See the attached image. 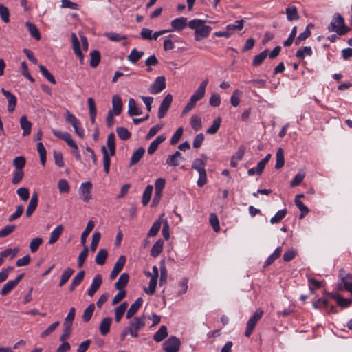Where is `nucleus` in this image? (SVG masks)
Masks as SVG:
<instances>
[{
	"label": "nucleus",
	"instance_id": "f257e3e1",
	"mask_svg": "<svg viewBox=\"0 0 352 352\" xmlns=\"http://www.w3.org/2000/svg\"><path fill=\"white\" fill-rule=\"evenodd\" d=\"M205 23L204 20L199 19H195L188 22V27L195 30V40L197 41L207 38L212 30V28L206 25Z\"/></svg>",
	"mask_w": 352,
	"mask_h": 352
},
{
	"label": "nucleus",
	"instance_id": "f03ea898",
	"mask_svg": "<svg viewBox=\"0 0 352 352\" xmlns=\"http://www.w3.org/2000/svg\"><path fill=\"white\" fill-rule=\"evenodd\" d=\"M327 28L329 32H336L340 36L344 35L351 30V28L345 25L344 19L340 13L334 14Z\"/></svg>",
	"mask_w": 352,
	"mask_h": 352
},
{
	"label": "nucleus",
	"instance_id": "7ed1b4c3",
	"mask_svg": "<svg viewBox=\"0 0 352 352\" xmlns=\"http://www.w3.org/2000/svg\"><path fill=\"white\" fill-rule=\"evenodd\" d=\"M146 325L145 317L136 316L132 318L129 323L128 330L133 338L138 337V331L142 329Z\"/></svg>",
	"mask_w": 352,
	"mask_h": 352
},
{
	"label": "nucleus",
	"instance_id": "20e7f679",
	"mask_svg": "<svg viewBox=\"0 0 352 352\" xmlns=\"http://www.w3.org/2000/svg\"><path fill=\"white\" fill-rule=\"evenodd\" d=\"M263 311L261 309H256L247 322V327L245 332L246 337H250L252 333L257 322L262 318Z\"/></svg>",
	"mask_w": 352,
	"mask_h": 352
},
{
	"label": "nucleus",
	"instance_id": "39448f33",
	"mask_svg": "<svg viewBox=\"0 0 352 352\" xmlns=\"http://www.w3.org/2000/svg\"><path fill=\"white\" fill-rule=\"evenodd\" d=\"M181 342L175 336H170L163 343V349L166 352H178Z\"/></svg>",
	"mask_w": 352,
	"mask_h": 352
},
{
	"label": "nucleus",
	"instance_id": "423d86ee",
	"mask_svg": "<svg viewBox=\"0 0 352 352\" xmlns=\"http://www.w3.org/2000/svg\"><path fill=\"white\" fill-rule=\"evenodd\" d=\"M92 184L90 182L82 183L79 188V195L80 199L84 202H88L91 199V190Z\"/></svg>",
	"mask_w": 352,
	"mask_h": 352
},
{
	"label": "nucleus",
	"instance_id": "0eeeda50",
	"mask_svg": "<svg viewBox=\"0 0 352 352\" xmlns=\"http://www.w3.org/2000/svg\"><path fill=\"white\" fill-rule=\"evenodd\" d=\"M172 102L173 96L170 94H167L164 97L159 107L157 116L160 119L163 118L166 115V113L168 111Z\"/></svg>",
	"mask_w": 352,
	"mask_h": 352
},
{
	"label": "nucleus",
	"instance_id": "6e6552de",
	"mask_svg": "<svg viewBox=\"0 0 352 352\" xmlns=\"http://www.w3.org/2000/svg\"><path fill=\"white\" fill-rule=\"evenodd\" d=\"M166 87V78L164 76H158L149 87V92L152 94H157L164 90Z\"/></svg>",
	"mask_w": 352,
	"mask_h": 352
},
{
	"label": "nucleus",
	"instance_id": "1a4fd4ad",
	"mask_svg": "<svg viewBox=\"0 0 352 352\" xmlns=\"http://www.w3.org/2000/svg\"><path fill=\"white\" fill-rule=\"evenodd\" d=\"M52 132L56 138L64 140L69 147L76 148V143L68 132H63L57 129H52Z\"/></svg>",
	"mask_w": 352,
	"mask_h": 352
},
{
	"label": "nucleus",
	"instance_id": "9d476101",
	"mask_svg": "<svg viewBox=\"0 0 352 352\" xmlns=\"http://www.w3.org/2000/svg\"><path fill=\"white\" fill-rule=\"evenodd\" d=\"M188 19L186 17L181 16L179 18H176L173 19L170 22V25L172 27V29L170 30L172 31H176V32H182L183 30H184L187 26H188Z\"/></svg>",
	"mask_w": 352,
	"mask_h": 352
},
{
	"label": "nucleus",
	"instance_id": "9b49d317",
	"mask_svg": "<svg viewBox=\"0 0 352 352\" xmlns=\"http://www.w3.org/2000/svg\"><path fill=\"white\" fill-rule=\"evenodd\" d=\"M24 274H21L14 280H8L1 289L2 295H6L10 292L19 284Z\"/></svg>",
	"mask_w": 352,
	"mask_h": 352
},
{
	"label": "nucleus",
	"instance_id": "f8f14e48",
	"mask_svg": "<svg viewBox=\"0 0 352 352\" xmlns=\"http://www.w3.org/2000/svg\"><path fill=\"white\" fill-rule=\"evenodd\" d=\"M1 93L5 96L8 100V111L12 113L15 109L16 104V97L10 91L6 90L4 88L1 89Z\"/></svg>",
	"mask_w": 352,
	"mask_h": 352
},
{
	"label": "nucleus",
	"instance_id": "ddd939ff",
	"mask_svg": "<svg viewBox=\"0 0 352 352\" xmlns=\"http://www.w3.org/2000/svg\"><path fill=\"white\" fill-rule=\"evenodd\" d=\"M102 283V276L100 274H96L92 280L90 288L87 291V294L91 297L93 296L100 288Z\"/></svg>",
	"mask_w": 352,
	"mask_h": 352
},
{
	"label": "nucleus",
	"instance_id": "4468645a",
	"mask_svg": "<svg viewBox=\"0 0 352 352\" xmlns=\"http://www.w3.org/2000/svg\"><path fill=\"white\" fill-rule=\"evenodd\" d=\"M38 196L36 192H34L30 199L28 208L26 209L25 215L27 217H30L34 213L38 206Z\"/></svg>",
	"mask_w": 352,
	"mask_h": 352
},
{
	"label": "nucleus",
	"instance_id": "2eb2a0df",
	"mask_svg": "<svg viewBox=\"0 0 352 352\" xmlns=\"http://www.w3.org/2000/svg\"><path fill=\"white\" fill-rule=\"evenodd\" d=\"M72 47L75 54L79 58L80 63H83V54L80 50V42L75 33L72 34Z\"/></svg>",
	"mask_w": 352,
	"mask_h": 352
},
{
	"label": "nucleus",
	"instance_id": "dca6fc26",
	"mask_svg": "<svg viewBox=\"0 0 352 352\" xmlns=\"http://www.w3.org/2000/svg\"><path fill=\"white\" fill-rule=\"evenodd\" d=\"M142 303L143 300L142 298L140 297L137 298L126 311V318L127 319L131 318L137 313L140 307L142 305Z\"/></svg>",
	"mask_w": 352,
	"mask_h": 352
},
{
	"label": "nucleus",
	"instance_id": "f3484780",
	"mask_svg": "<svg viewBox=\"0 0 352 352\" xmlns=\"http://www.w3.org/2000/svg\"><path fill=\"white\" fill-rule=\"evenodd\" d=\"M112 106L113 108L111 111L114 113L115 116H119L122 110V102L120 96L115 95L112 98Z\"/></svg>",
	"mask_w": 352,
	"mask_h": 352
},
{
	"label": "nucleus",
	"instance_id": "a211bd4d",
	"mask_svg": "<svg viewBox=\"0 0 352 352\" xmlns=\"http://www.w3.org/2000/svg\"><path fill=\"white\" fill-rule=\"evenodd\" d=\"M19 122L21 128L23 129V135L27 136L30 135L32 129V123L28 120V118L25 115L20 118Z\"/></svg>",
	"mask_w": 352,
	"mask_h": 352
},
{
	"label": "nucleus",
	"instance_id": "6ab92c4d",
	"mask_svg": "<svg viewBox=\"0 0 352 352\" xmlns=\"http://www.w3.org/2000/svg\"><path fill=\"white\" fill-rule=\"evenodd\" d=\"M166 137L164 135L157 136L149 145L148 153L153 155L157 149L159 145L165 141Z\"/></svg>",
	"mask_w": 352,
	"mask_h": 352
},
{
	"label": "nucleus",
	"instance_id": "aec40b11",
	"mask_svg": "<svg viewBox=\"0 0 352 352\" xmlns=\"http://www.w3.org/2000/svg\"><path fill=\"white\" fill-rule=\"evenodd\" d=\"M101 151H102V155H103L104 171L107 175V174H109V170H110V165H111L110 157H111V155H110V153H109L107 148L104 146H102Z\"/></svg>",
	"mask_w": 352,
	"mask_h": 352
},
{
	"label": "nucleus",
	"instance_id": "412c9836",
	"mask_svg": "<svg viewBox=\"0 0 352 352\" xmlns=\"http://www.w3.org/2000/svg\"><path fill=\"white\" fill-rule=\"evenodd\" d=\"M206 161L207 157L205 155H202V158H197L193 161L192 168L195 169L198 173L205 171Z\"/></svg>",
	"mask_w": 352,
	"mask_h": 352
},
{
	"label": "nucleus",
	"instance_id": "4be33fe9",
	"mask_svg": "<svg viewBox=\"0 0 352 352\" xmlns=\"http://www.w3.org/2000/svg\"><path fill=\"white\" fill-rule=\"evenodd\" d=\"M208 83V79L204 80L200 83V85H199V87L197 88V89L192 94L194 96H195V98L199 101L201 100L202 98H204V97L205 96L206 88L207 87Z\"/></svg>",
	"mask_w": 352,
	"mask_h": 352
},
{
	"label": "nucleus",
	"instance_id": "5701e85b",
	"mask_svg": "<svg viewBox=\"0 0 352 352\" xmlns=\"http://www.w3.org/2000/svg\"><path fill=\"white\" fill-rule=\"evenodd\" d=\"M128 114L130 116H139L142 114V111L137 107L136 102L133 98H130L128 103Z\"/></svg>",
	"mask_w": 352,
	"mask_h": 352
},
{
	"label": "nucleus",
	"instance_id": "b1692460",
	"mask_svg": "<svg viewBox=\"0 0 352 352\" xmlns=\"http://www.w3.org/2000/svg\"><path fill=\"white\" fill-rule=\"evenodd\" d=\"M64 228L62 225H59L51 232L50 240L48 241L49 244L52 245L56 243L60 236H61L63 232Z\"/></svg>",
	"mask_w": 352,
	"mask_h": 352
},
{
	"label": "nucleus",
	"instance_id": "393cba45",
	"mask_svg": "<svg viewBox=\"0 0 352 352\" xmlns=\"http://www.w3.org/2000/svg\"><path fill=\"white\" fill-rule=\"evenodd\" d=\"M112 319L109 317L104 318L100 322L99 329L102 336L107 335L110 330Z\"/></svg>",
	"mask_w": 352,
	"mask_h": 352
},
{
	"label": "nucleus",
	"instance_id": "a878e982",
	"mask_svg": "<svg viewBox=\"0 0 352 352\" xmlns=\"http://www.w3.org/2000/svg\"><path fill=\"white\" fill-rule=\"evenodd\" d=\"M129 280V276L126 273H123L119 277L118 281L115 283V287L118 290H124Z\"/></svg>",
	"mask_w": 352,
	"mask_h": 352
},
{
	"label": "nucleus",
	"instance_id": "bb28decb",
	"mask_svg": "<svg viewBox=\"0 0 352 352\" xmlns=\"http://www.w3.org/2000/svg\"><path fill=\"white\" fill-rule=\"evenodd\" d=\"M282 253V248L280 246L277 247L274 252L267 257L264 263V267H267L272 264L275 260L278 258Z\"/></svg>",
	"mask_w": 352,
	"mask_h": 352
},
{
	"label": "nucleus",
	"instance_id": "cd10ccee",
	"mask_svg": "<svg viewBox=\"0 0 352 352\" xmlns=\"http://www.w3.org/2000/svg\"><path fill=\"white\" fill-rule=\"evenodd\" d=\"M143 51H138L137 49L133 48L127 56V59L133 64H135L144 55Z\"/></svg>",
	"mask_w": 352,
	"mask_h": 352
},
{
	"label": "nucleus",
	"instance_id": "c85d7f7f",
	"mask_svg": "<svg viewBox=\"0 0 352 352\" xmlns=\"http://www.w3.org/2000/svg\"><path fill=\"white\" fill-rule=\"evenodd\" d=\"M179 159H183L181 153L175 151L173 155L167 157L166 162L170 166H177L179 165Z\"/></svg>",
	"mask_w": 352,
	"mask_h": 352
},
{
	"label": "nucleus",
	"instance_id": "c756f323",
	"mask_svg": "<svg viewBox=\"0 0 352 352\" xmlns=\"http://www.w3.org/2000/svg\"><path fill=\"white\" fill-rule=\"evenodd\" d=\"M285 14L289 21L298 20L300 18L297 8L295 6L287 7L285 9Z\"/></svg>",
	"mask_w": 352,
	"mask_h": 352
},
{
	"label": "nucleus",
	"instance_id": "7c9ffc66",
	"mask_svg": "<svg viewBox=\"0 0 352 352\" xmlns=\"http://www.w3.org/2000/svg\"><path fill=\"white\" fill-rule=\"evenodd\" d=\"M128 307V304L126 302H124L121 303L118 307H117L115 309V320L117 322H119L124 314Z\"/></svg>",
	"mask_w": 352,
	"mask_h": 352
},
{
	"label": "nucleus",
	"instance_id": "2f4dec72",
	"mask_svg": "<svg viewBox=\"0 0 352 352\" xmlns=\"http://www.w3.org/2000/svg\"><path fill=\"white\" fill-rule=\"evenodd\" d=\"M145 149L143 147L138 148L132 155L130 160V166L136 164L143 157Z\"/></svg>",
	"mask_w": 352,
	"mask_h": 352
},
{
	"label": "nucleus",
	"instance_id": "473e14b6",
	"mask_svg": "<svg viewBox=\"0 0 352 352\" xmlns=\"http://www.w3.org/2000/svg\"><path fill=\"white\" fill-rule=\"evenodd\" d=\"M164 241L162 239H158L152 246L151 250V255L153 257L158 256L162 252Z\"/></svg>",
	"mask_w": 352,
	"mask_h": 352
},
{
	"label": "nucleus",
	"instance_id": "72a5a7b5",
	"mask_svg": "<svg viewBox=\"0 0 352 352\" xmlns=\"http://www.w3.org/2000/svg\"><path fill=\"white\" fill-rule=\"evenodd\" d=\"M87 103L89 106L90 119L92 124L95 123L96 117L97 114V109L96 107L95 102L93 98H89L87 99Z\"/></svg>",
	"mask_w": 352,
	"mask_h": 352
},
{
	"label": "nucleus",
	"instance_id": "f704fd0d",
	"mask_svg": "<svg viewBox=\"0 0 352 352\" xmlns=\"http://www.w3.org/2000/svg\"><path fill=\"white\" fill-rule=\"evenodd\" d=\"M25 25L28 29L30 35L36 41L41 40V34L37 27L34 23H32L29 21H27L25 23Z\"/></svg>",
	"mask_w": 352,
	"mask_h": 352
},
{
	"label": "nucleus",
	"instance_id": "c9c22d12",
	"mask_svg": "<svg viewBox=\"0 0 352 352\" xmlns=\"http://www.w3.org/2000/svg\"><path fill=\"white\" fill-rule=\"evenodd\" d=\"M168 336L167 327L165 325H162L158 329V331L154 334L153 340L160 342L162 341Z\"/></svg>",
	"mask_w": 352,
	"mask_h": 352
},
{
	"label": "nucleus",
	"instance_id": "e433bc0d",
	"mask_svg": "<svg viewBox=\"0 0 352 352\" xmlns=\"http://www.w3.org/2000/svg\"><path fill=\"white\" fill-rule=\"evenodd\" d=\"M115 135L111 133L107 137V146L109 149V153L110 155L113 156L116 153V142H115Z\"/></svg>",
	"mask_w": 352,
	"mask_h": 352
},
{
	"label": "nucleus",
	"instance_id": "4c0bfd02",
	"mask_svg": "<svg viewBox=\"0 0 352 352\" xmlns=\"http://www.w3.org/2000/svg\"><path fill=\"white\" fill-rule=\"evenodd\" d=\"M108 257V252L106 249H100L97 253L95 261L98 265H103Z\"/></svg>",
	"mask_w": 352,
	"mask_h": 352
},
{
	"label": "nucleus",
	"instance_id": "58836bf2",
	"mask_svg": "<svg viewBox=\"0 0 352 352\" xmlns=\"http://www.w3.org/2000/svg\"><path fill=\"white\" fill-rule=\"evenodd\" d=\"M74 270L72 268H70V267L66 268L63 271V272L60 276V280L59 285H58L59 287H63L69 280V279L70 278L72 275L74 274Z\"/></svg>",
	"mask_w": 352,
	"mask_h": 352
},
{
	"label": "nucleus",
	"instance_id": "ea45409f",
	"mask_svg": "<svg viewBox=\"0 0 352 352\" xmlns=\"http://www.w3.org/2000/svg\"><path fill=\"white\" fill-rule=\"evenodd\" d=\"M94 223L92 221H89L87 224L85 230L81 234L80 243L82 245H85L87 237L89 234V233L94 230Z\"/></svg>",
	"mask_w": 352,
	"mask_h": 352
},
{
	"label": "nucleus",
	"instance_id": "a19ab883",
	"mask_svg": "<svg viewBox=\"0 0 352 352\" xmlns=\"http://www.w3.org/2000/svg\"><path fill=\"white\" fill-rule=\"evenodd\" d=\"M312 54V50L311 47L309 46H305L300 48L296 52V58L299 59H304L305 56H311Z\"/></svg>",
	"mask_w": 352,
	"mask_h": 352
},
{
	"label": "nucleus",
	"instance_id": "79ce46f5",
	"mask_svg": "<svg viewBox=\"0 0 352 352\" xmlns=\"http://www.w3.org/2000/svg\"><path fill=\"white\" fill-rule=\"evenodd\" d=\"M309 27H313V24H309L303 32L300 33L296 38L295 41L296 45H299L300 42L305 41L307 38H309L311 35V31L309 30Z\"/></svg>",
	"mask_w": 352,
	"mask_h": 352
},
{
	"label": "nucleus",
	"instance_id": "37998d69",
	"mask_svg": "<svg viewBox=\"0 0 352 352\" xmlns=\"http://www.w3.org/2000/svg\"><path fill=\"white\" fill-rule=\"evenodd\" d=\"M190 126L195 131H199L202 128L201 119L199 116L194 114L190 118Z\"/></svg>",
	"mask_w": 352,
	"mask_h": 352
},
{
	"label": "nucleus",
	"instance_id": "c03bdc74",
	"mask_svg": "<svg viewBox=\"0 0 352 352\" xmlns=\"http://www.w3.org/2000/svg\"><path fill=\"white\" fill-rule=\"evenodd\" d=\"M91 60L90 66L96 68L100 63V53L98 50H93L90 53Z\"/></svg>",
	"mask_w": 352,
	"mask_h": 352
},
{
	"label": "nucleus",
	"instance_id": "a18cd8bd",
	"mask_svg": "<svg viewBox=\"0 0 352 352\" xmlns=\"http://www.w3.org/2000/svg\"><path fill=\"white\" fill-rule=\"evenodd\" d=\"M268 55V50H265L256 56H254L253 60H252V65L254 66H259L262 64L263 60L266 58L267 56Z\"/></svg>",
	"mask_w": 352,
	"mask_h": 352
},
{
	"label": "nucleus",
	"instance_id": "49530a36",
	"mask_svg": "<svg viewBox=\"0 0 352 352\" xmlns=\"http://www.w3.org/2000/svg\"><path fill=\"white\" fill-rule=\"evenodd\" d=\"M153 187L152 185H148L146 187V188L143 192V195H142L143 206H146L148 204V202L150 201L151 195L153 192Z\"/></svg>",
	"mask_w": 352,
	"mask_h": 352
},
{
	"label": "nucleus",
	"instance_id": "de8ad7c7",
	"mask_svg": "<svg viewBox=\"0 0 352 352\" xmlns=\"http://www.w3.org/2000/svg\"><path fill=\"white\" fill-rule=\"evenodd\" d=\"M104 36L110 41H114V42H119L120 41L126 40L127 38V36H126V35H122L118 33H116V32H106L104 34Z\"/></svg>",
	"mask_w": 352,
	"mask_h": 352
},
{
	"label": "nucleus",
	"instance_id": "09e8293b",
	"mask_svg": "<svg viewBox=\"0 0 352 352\" xmlns=\"http://www.w3.org/2000/svg\"><path fill=\"white\" fill-rule=\"evenodd\" d=\"M94 309L95 305L94 303L89 304V306L85 309L82 315V320L84 322H87L91 320Z\"/></svg>",
	"mask_w": 352,
	"mask_h": 352
},
{
	"label": "nucleus",
	"instance_id": "8fccbe9b",
	"mask_svg": "<svg viewBox=\"0 0 352 352\" xmlns=\"http://www.w3.org/2000/svg\"><path fill=\"white\" fill-rule=\"evenodd\" d=\"M221 119L220 117H217V118H215L214 120L213 123L211 125V126L207 129L206 133L208 134H210V135L215 134L218 131V130L221 126Z\"/></svg>",
	"mask_w": 352,
	"mask_h": 352
},
{
	"label": "nucleus",
	"instance_id": "3c124183",
	"mask_svg": "<svg viewBox=\"0 0 352 352\" xmlns=\"http://www.w3.org/2000/svg\"><path fill=\"white\" fill-rule=\"evenodd\" d=\"M39 70L42 75L47 78L52 84H56V81L54 76L47 70L43 65H38Z\"/></svg>",
	"mask_w": 352,
	"mask_h": 352
},
{
	"label": "nucleus",
	"instance_id": "603ef678",
	"mask_svg": "<svg viewBox=\"0 0 352 352\" xmlns=\"http://www.w3.org/2000/svg\"><path fill=\"white\" fill-rule=\"evenodd\" d=\"M276 162L275 164V168L276 169H279L284 166L285 158H284V151L281 148H279L276 152Z\"/></svg>",
	"mask_w": 352,
	"mask_h": 352
},
{
	"label": "nucleus",
	"instance_id": "864d4df0",
	"mask_svg": "<svg viewBox=\"0 0 352 352\" xmlns=\"http://www.w3.org/2000/svg\"><path fill=\"white\" fill-rule=\"evenodd\" d=\"M168 277V271L165 266L164 262H160V285L162 286L166 283Z\"/></svg>",
	"mask_w": 352,
	"mask_h": 352
},
{
	"label": "nucleus",
	"instance_id": "5fc2aeb1",
	"mask_svg": "<svg viewBox=\"0 0 352 352\" xmlns=\"http://www.w3.org/2000/svg\"><path fill=\"white\" fill-rule=\"evenodd\" d=\"M37 151L39 153L41 163L43 166H45L47 159V152L42 142L38 143Z\"/></svg>",
	"mask_w": 352,
	"mask_h": 352
},
{
	"label": "nucleus",
	"instance_id": "6e6d98bb",
	"mask_svg": "<svg viewBox=\"0 0 352 352\" xmlns=\"http://www.w3.org/2000/svg\"><path fill=\"white\" fill-rule=\"evenodd\" d=\"M116 132L119 138L122 140H129L131 136V133L124 127H118L116 129Z\"/></svg>",
	"mask_w": 352,
	"mask_h": 352
},
{
	"label": "nucleus",
	"instance_id": "4d7b16f0",
	"mask_svg": "<svg viewBox=\"0 0 352 352\" xmlns=\"http://www.w3.org/2000/svg\"><path fill=\"white\" fill-rule=\"evenodd\" d=\"M161 226H162L161 220L159 219V220H157L156 221H155L148 231V236L153 237V236H156L161 228Z\"/></svg>",
	"mask_w": 352,
	"mask_h": 352
},
{
	"label": "nucleus",
	"instance_id": "13d9d810",
	"mask_svg": "<svg viewBox=\"0 0 352 352\" xmlns=\"http://www.w3.org/2000/svg\"><path fill=\"white\" fill-rule=\"evenodd\" d=\"M65 118L66 121L70 123L72 125V126H75L76 125H80V120L69 111H67L65 113Z\"/></svg>",
	"mask_w": 352,
	"mask_h": 352
},
{
	"label": "nucleus",
	"instance_id": "bf43d9fd",
	"mask_svg": "<svg viewBox=\"0 0 352 352\" xmlns=\"http://www.w3.org/2000/svg\"><path fill=\"white\" fill-rule=\"evenodd\" d=\"M210 224L213 228L214 231L218 232L220 230L219 219L216 214L211 213L210 214Z\"/></svg>",
	"mask_w": 352,
	"mask_h": 352
},
{
	"label": "nucleus",
	"instance_id": "052dcab7",
	"mask_svg": "<svg viewBox=\"0 0 352 352\" xmlns=\"http://www.w3.org/2000/svg\"><path fill=\"white\" fill-rule=\"evenodd\" d=\"M0 16L1 20L8 23L10 22V12L7 7L3 4H0Z\"/></svg>",
	"mask_w": 352,
	"mask_h": 352
},
{
	"label": "nucleus",
	"instance_id": "680f3d73",
	"mask_svg": "<svg viewBox=\"0 0 352 352\" xmlns=\"http://www.w3.org/2000/svg\"><path fill=\"white\" fill-rule=\"evenodd\" d=\"M26 163L25 158L23 156L16 157L13 160V165L15 170H23Z\"/></svg>",
	"mask_w": 352,
	"mask_h": 352
},
{
	"label": "nucleus",
	"instance_id": "e2e57ef3",
	"mask_svg": "<svg viewBox=\"0 0 352 352\" xmlns=\"http://www.w3.org/2000/svg\"><path fill=\"white\" fill-rule=\"evenodd\" d=\"M89 254V248L84 246L82 251L79 254L78 257V267H82Z\"/></svg>",
	"mask_w": 352,
	"mask_h": 352
},
{
	"label": "nucleus",
	"instance_id": "0e129e2a",
	"mask_svg": "<svg viewBox=\"0 0 352 352\" xmlns=\"http://www.w3.org/2000/svg\"><path fill=\"white\" fill-rule=\"evenodd\" d=\"M286 214H287L286 209H283V210H278L276 213V214L273 217L271 218L270 223L272 224L278 223L285 217Z\"/></svg>",
	"mask_w": 352,
	"mask_h": 352
},
{
	"label": "nucleus",
	"instance_id": "69168bd1",
	"mask_svg": "<svg viewBox=\"0 0 352 352\" xmlns=\"http://www.w3.org/2000/svg\"><path fill=\"white\" fill-rule=\"evenodd\" d=\"M157 283V278L151 277L148 283V287L144 289L145 293L149 295H153L155 292Z\"/></svg>",
	"mask_w": 352,
	"mask_h": 352
},
{
	"label": "nucleus",
	"instance_id": "338daca9",
	"mask_svg": "<svg viewBox=\"0 0 352 352\" xmlns=\"http://www.w3.org/2000/svg\"><path fill=\"white\" fill-rule=\"evenodd\" d=\"M58 188L60 193H68L70 190L69 183L65 179H60L58 181Z\"/></svg>",
	"mask_w": 352,
	"mask_h": 352
},
{
	"label": "nucleus",
	"instance_id": "774afa93",
	"mask_svg": "<svg viewBox=\"0 0 352 352\" xmlns=\"http://www.w3.org/2000/svg\"><path fill=\"white\" fill-rule=\"evenodd\" d=\"M41 237H36L33 239L30 243V249L32 252H35L38 250L39 246L43 243Z\"/></svg>",
	"mask_w": 352,
	"mask_h": 352
}]
</instances>
